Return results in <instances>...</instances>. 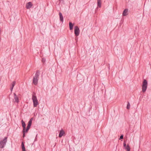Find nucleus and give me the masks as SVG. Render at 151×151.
Instances as JSON below:
<instances>
[{"instance_id": "19", "label": "nucleus", "mask_w": 151, "mask_h": 151, "mask_svg": "<svg viewBox=\"0 0 151 151\" xmlns=\"http://www.w3.org/2000/svg\"><path fill=\"white\" fill-rule=\"evenodd\" d=\"M16 84V82L15 81H14L12 82V87H14V86H15V84Z\"/></svg>"}, {"instance_id": "11", "label": "nucleus", "mask_w": 151, "mask_h": 151, "mask_svg": "<svg viewBox=\"0 0 151 151\" xmlns=\"http://www.w3.org/2000/svg\"><path fill=\"white\" fill-rule=\"evenodd\" d=\"M21 122L22 124V126L23 128V130H25L26 128V124L24 122L23 120H22Z\"/></svg>"}, {"instance_id": "18", "label": "nucleus", "mask_w": 151, "mask_h": 151, "mask_svg": "<svg viewBox=\"0 0 151 151\" xmlns=\"http://www.w3.org/2000/svg\"><path fill=\"white\" fill-rule=\"evenodd\" d=\"M23 133V137H24L25 136V130H23L22 131Z\"/></svg>"}, {"instance_id": "4", "label": "nucleus", "mask_w": 151, "mask_h": 151, "mask_svg": "<svg viewBox=\"0 0 151 151\" xmlns=\"http://www.w3.org/2000/svg\"><path fill=\"white\" fill-rule=\"evenodd\" d=\"M7 137H4V139L0 141V148H2L6 144L7 142Z\"/></svg>"}, {"instance_id": "17", "label": "nucleus", "mask_w": 151, "mask_h": 151, "mask_svg": "<svg viewBox=\"0 0 151 151\" xmlns=\"http://www.w3.org/2000/svg\"><path fill=\"white\" fill-rule=\"evenodd\" d=\"M130 104L128 102L127 105V109H129L130 108Z\"/></svg>"}, {"instance_id": "24", "label": "nucleus", "mask_w": 151, "mask_h": 151, "mask_svg": "<svg viewBox=\"0 0 151 151\" xmlns=\"http://www.w3.org/2000/svg\"><path fill=\"white\" fill-rule=\"evenodd\" d=\"M29 130V129H27V128H26V129H25V133L26 132H27Z\"/></svg>"}, {"instance_id": "6", "label": "nucleus", "mask_w": 151, "mask_h": 151, "mask_svg": "<svg viewBox=\"0 0 151 151\" xmlns=\"http://www.w3.org/2000/svg\"><path fill=\"white\" fill-rule=\"evenodd\" d=\"M79 33V29L78 27L76 26L75 27V34L76 36H78Z\"/></svg>"}, {"instance_id": "8", "label": "nucleus", "mask_w": 151, "mask_h": 151, "mask_svg": "<svg viewBox=\"0 0 151 151\" xmlns=\"http://www.w3.org/2000/svg\"><path fill=\"white\" fill-rule=\"evenodd\" d=\"M32 4L31 2H29L26 3V8L27 9H29L32 6Z\"/></svg>"}, {"instance_id": "21", "label": "nucleus", "mask_w": 151, "mask_h": 151, "mask_svg": "<svg viewBox=\"0 0 151 151\" xmlns=\"http://www.w3.org/2000/svg\"><path fill=\"white\" fill-rule=\"evenodd\" d=\"M123 134L121 135L119 139H122L123 138Z\"/></svg>"}, {"instance_id": "23", "label": "nucleus", "mask_w": 151, "mask_h": 151, "mask_svg": "<svg viewBox=\"0 0 151 151\" xmlns=\"http://www.w3.org/2000/svg\"><path fill=\"white\" fill-rule=\"evenodd\" d=\"M45 61V58H43L42 59V62L44 63Z\"/></svg>"}, {"instance_id": "15", "label": "nucleus", "mask_w": 151, "mask_h": 151, "mask_svg": "<svg viewBox=\"0 0 151 151\" xmlns=\"http://www.w3.org/2000/svg\"><path fill=\"white\" fill-rule=\"evenodd\" d=\"M69 25L70 29V30H72L73 29V25L72 24L71 22H70L69 23Z\"/></svg>"}, {"instance_id": "7", "label": "nucleus", "mask_w": 151, "mask_h": 151, "mask_svg": "<svg viewBox=\"0 0 151 151\" xmlns=\"http://www.w3.org/2000/svg\"><path fill=\"white\" fill-rule=\"evenodd\" d=\"M14 102L18 103L19 102V98L15 93H14Z\"/></svg>"}, {"instance_id": "20", "label": "nucleus", "mask_w": 151, "mask_h": 151, "mask_svg": "<svg viewBox=\"0 0 151 151\" xmlns=\"http://www.w3.org/2000/svg\"><path fill=\"white\" fill-rule=\"evenodd\" d=\"M16 84V82L15 81H14L12 82V87H14V86H15V84Z\"/></svg>"}, {"instance_id": "12", "label": "nucleus", "mask_w": 151, "mask_h": 151, "mask_svg": "<svg viewBox=\"0 0 151 151\" xmlns=\"http://www.w3.org/2000/svg\"><path fill=\"white\" fill-rule=\"evenodd\" d=\"M98 6L100 8L101 6V0H97Z\"/></svg>"}, {"instance_id": "13", "label": "nucleus", "mask_w": 151, "mask_h": 151, "mask_svg": "<svg viewBox=\"0 0 151 151\" xmlns=\"http://www.w3.org/2000/svg\"><path fill=\"white\" fill-rule=\"evenodd\" d=\"M59 15L60 21L63 22V18L62 14L60 12L59 13Z\"/></svg>"}, {"instance_id": "22", "label": "nucleus", "mask_w": 151, "mask_h": 151, "mask_svg": "<svg viewBox=\"0 0 151 151\" xmlns=\"http://www.w3.org/2000/svg\"><path fill=\"white\" fill-rule=\"evenodd\" d=\"M31 126V125L28 124L26 128L29 129V128H30Z\"/></svg>"}, {"instance_id": "16", "label": "nucleus", "mask_w": 151, "mask_h": 151, "mask_svg": "<svg viewBox=\"0 0 151 151\" xmlns=\"http://www.w3.org/2000/svg\"><path fill=\"white\" fill-rule=\"evenodd\" d=\"M32 118H31L30 120H29V122H28V125H31V124H32Z\"/></svg>"}, {"instance_id": "27", "label": "nucleus", "mask_w": 151, "mask_h": 151, "mask_svg": "<svg viewBox=\"0 0 151 151\" xmlns=\"http://www.w3.org/2000/svg\"><path fill=\"white\" fill-rule=\"evenodd\" d=\"M76 42H77V40H76Z\"/></svg>"}, {"instance_id": "3", "label": "nucleus", "mask_w": 151, "mask_h": 151, "mask_svg": "<svg viewBox=\"0 0 151 151\" xmlns=\"http://www.w3.org/2000/svg\"><path fill=\"white\" fill-rule=\"evenodd\" d=\"M148 83L146 79H144L142 82V90L143 92H145L147 88Z\"/></svg>"}, {"instance_id": "1", "label": "nucleus", "mask_w": 151, "mask_h": 151, "mask_svg": "<svg viewBox=\"0 0 151 151\" xmlns=\"http://www.w3.org/2000/svg\"><path fill=\"white\" fill-rule=\"evenodd\" d=\"M40 74V71L38 70H37L36 71L35 76L33 77V83L35 85H36L37 84Z\"/></svg>"}, {"instance_id": "26", "label": "nucleus", "mask_w": 151, "mask_h": 151, "mask_svg": "<svg viewBox=\"0 0 151 151\" xmlns=\"http://www.w3.org/2000/svg\"><path fill=\"white\" fill-rule=\"evenodd\" d=\"M116 47H114V49L115 50L116 49Z\"/></svg>"}, {"instance_id": "10", "label": "nucleus", "mask_w": 151, "mask_h": 151, "mask_svg": "<svg viewBox=\"0 0 151 151\" xmlns=\"http://www.w3.org/2000/svg\"><path fill=\"white\" fill-rule=\"evenodd\" d=\"M128 9H125L124 11L122 13V15L123 16H126L128 14Z\"/></svg>"}, {"instance_id": "25", "label": "nucleus", "mask_w": 151, "mask_h": 151, "mask_svg": "<svg viewBox=\"0 0 151 151\" xmlns=\"http://www.w3.org/2000/svg\"><path fill=\"white\" fill-rule=\"evenodd\" d=\"M13 88L14 87H12V86H11V87L10 90L11 91H12Z\"/></svg>"}, {"instance_id": "9", "label": "nucleus", "mask_w": 151, "mask_h": 151, "mask_svg": "<svg viewBox=\"0 0 151 151\" xmlns=\"http://www.w3.org/2000/svg\"><path fill=\"white\" fill-rule=\"evenodd\" d=\"M65 134V132L64 131L63 129H62L60 131L59 135V137H61L63 136V135Z\"/></svg>"}, {"instance_id": "14", "label": "nucleus", "mask_w": 151, "mask_h": 151, "mask_svg": "<svg viewBox=\"0 0 151 151\" xmlns=\"http://www.w3.org/2000/svg\"><path fill=\"white\" fill-rule=\"evenodd\" d=\"M22 151H26L25 147L23 142H22L21 144Z\"/></svg>"}, {"instance_id": "2", "label": "nucleus", "mask_w": 151, "mask_h": 151, "mask_svg": "<svg viewBox=\"0 0 151 151\" xmlns=\"http://www.w3.org/2000/svg\"><path fill=\"white\" fill-rule=\"evenodd\" d=\"M32 99L33 103V106L34 107H37L38 104V100L36 96L35 93H34L32 95Z\"/></svg>"}, {"instance_id": "5", "label": "nucleus", "mask_w": 151, "mask_h": 151, "mask_svg": "<svg viewBox=\"0 0 151 151\" xmlns=\"http://www.w3.org/2000/svg\"><path fill=\"white\" fill-rule=\"evenodd\" d=\"M124 147V149L126 150L127 151H130V148L128 145L127 146L126 144V142L124 141L123 143Z\"/></svg>"}]
</instances>
